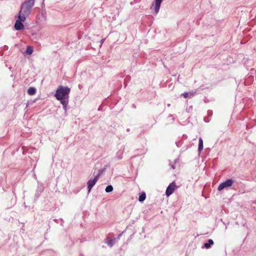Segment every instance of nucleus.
I'll return each mask as SVG.
<instances>
[{
	"mask_svg": "<svg viewBox=\"0 0 256 256\" xmlns=\"http://www.w3.org/2000/svg\"><path fill=\"white\" fill-rule=\"evenodd\" d=\"M214 244V242L212 240L210 239L208 240V242L204 244V246L206 248H210V246Z\"/></svg>",
	"mask_w": 256,
	"mask_h": 256,
	"instance_id": "obj_15",
	"label": "nucleus"
},
{
	"mask_svg": "<svg viewBox=\"0 0 256 256\" xmlns=\"http://www.w3.org/2000/svg\"><path fill=\"white\" fill-rule=\"evenodd\" d=\"M132 108H136V106L134 104H132Z\"/></svg>",
	"mask_w": 256,
	"mask_h": 256,
	"instance_id": "obj_26",
	"label": "nucleus"
},
{
	"mask_svg": "<svg viewBox=\"0 0 256 256\" xmlns=\"http://www.w3.org/2000/svg\"><path fill=\"white\" fill-rule=\"evenodd\" d=\"M176 144L178 147H180L182 144V140H180V141L176 142Z\"/></svg>",
	"mask_w": 256,
	"mask_h": 256,
	"instance_id": "obj_20",
	"label": "nucleus"
},
{
	"mask_svg": "<svg viewBox=\"0 0 256 256\" xmlns=\"http://www.w3.org/2000/svg\"><path fill=\"white\" fill-rule=\"evenodd\" d=\"M146 198V193L144 192H142L138 197V200L140 202H143Z\"/></svg>",
	"mask_w": 256,
	"mask_h": 256,
	"instance_id": "obj_11",
	"label": "nucleus"
},
{
	"mask_svg": "<svg viewBox=\"0 0 256 256\" xmlns=\"http://www.w3.org/2000/svg\"><path fill=\"white\" fill-rule=\"evenodd\" d=\"M177 188V186L176 184L174 182L170 183L168 186L167 187L166 194L167 196H170L175 190Z\"/></svg>",
	"mask_w": 256,
	"mask_h": 256,
	"instance_id": "obj_5",
	"label": "nucleus"
},
{
	"mask_svg": "<svg viewBox=\"0 0 256 256\" xmlns=\"http://www.w3.org/2000/svg\"><path fill=\"white\" fill-rule=\"evenodd\" d=\"M18 18L14 24V28L17 30H22L24 28L22 22L25 21L26 18L24 16H21L18 14Z\"/></svg>",
	"mask_w": 256,
	"mask_h": 256,
	"instance_id": "obj_3",
	"label": "nucleus"
},
{
	"mask_svg": "<svg viewBox=\"0 0 256 256\" xmlns=\"http://www.w3.org/2000/svg\"><path fill=\"white\" fill-rule=\"evenodd\" d=\"M126 132H130V128H127L126 129Z\"/></svg>",
	"mask_w": 256,
	"mask_h": 256,
	"instance_id": "obj_27",
	"label": "nucleus"
},
{
	"mask_svg": "<svg viewBox=\"0 0 256 256\" xmlns=\"http://www.w3.org/2000/svg\"><path fill=\"white\" fill-rule=\"evenodd\" d=\"M106 168V167L102 168H101L100 169L98 172V173L96 175L94 176H96V178H99L100 177V176L103 174V172L105 171Z\"/></svg>",
	"mask_w": 256,
	"mask_h": 256,
	"instance_id": "obj_12",
	"label": "nucleus"
},
{
	"mask_svg": "<svg viewBox=\"0 0 256 256\" xmlns=\"http://www.w3.org/2000/svg\"><path fill=\"white\" fill-rule=\"evenodd\" d=\"M42 190H40V191L36 190V195H38L37 197L40 196V194H41Z\"/></svg>",
	"mask_w": 256,
	"mask_h": 256,
	"instance_id": "obj_21",
	"label": "nucleus"
},
{
	"mask_svg": "<svg viewBox=\"0 0 256 256\" xmlns=\"http://www.w3.org/2000/svg\"><path fill=\"white\" fill-rule=\"evenodd\" d=\"M36 88L34 87H30L28 90V94L30 96L34 95L36 93Z\"/></svg>",
	"mask_w": 256,
	"mask_h": 256,
	"instance_id": "obj_10",
	"label": "nucleus"
},
{
	"mask_svg": "<svg viewBox=\"0 0 256 256\" xmlns=\"http://www.w3.org/2000/svg\"><path fill=\"white\" fill-rule=\"evenodd\" d=\"M34 51V48L32 46H27L26 49V53L30 55L32 54V52Z\"/></svg>",
	"mask_w": 256,
	"mask_h": 256,
	"instance_id": "obj_13",
	"label": "nucleus"
},
{
	"mask_svg": "<svg viewBox=\"0 0 256 256\" xmlns=\"http://www.w3.org/2000/svg\"><path fill=\"white\" fill-rule=\"evenodd\" d=\"M182 138L184 139H186L187 138V136L186 135H185V134H184L182 136Z\"/></svg>",
	"mask_w": 256,
	"mask_h": 256,
	"instance_id": "obj_25",
	"label": "nucleus"
},
{
	"mask_svg": "<svg viewBox=\"0 0 256 256\" xmlns=\"http://www.w3.org/2000/svg\"><path fill=\"white\" fill-rule=\"evenodd\" d=\"M240 194H244L245 192V190L244 189H240L238 190Z\"/></svg>",
	"mask_w": 256,
	"mask_h": 256,
	"instance_id": "obj_23",
	"label": "nucleus"
},
{
	"mask_svg": "<svg viewBox=\"0 0 256 256\" xmlns=\"http://www.w3.org/2000/svg\"><path fill=\"white\" fill-rule=\"evenodd\" d=\"M203 140L201 138H199L198 140V152L199 154L203 150Z\"/></svg>",
	"mask_w": 256,
	"mask_h": 256,
	"instance_id": "obj_9",
	"label": "nucleus"
},
{
	"mask_svg": "<svg viewBox=\"0 0 256 256\" xmlns=\"http://www.w3.org/2000/svg\"><path fill=\"white\" fill-rule=\"evenodd\" d=\"M98 179L97 178L96 176H94V178L93 179H90L88 180L87 182L88 184V194H89L93 186L95 185L96 182H97L98 180Z\"/></svg>",
	"mask_w": 256,
	"mask_h": 256,
	"instance_id": "obj_6",
	"label": "nucleus"
},
{
	"mask_svg": "<svg viewBox=\"0 0 256 256\" xmlns=\"http://www.w3.org/2000/svg\"><path fill=\"white\" fill-rule=\"evenodd\" d=\"M234 180L232 178L227 179L226 181L220 183L218 186V190L220 191L224 188L230 187L232 185Z\"/></svg>",
	"mask_w": 256,
	"mask_h": 256,
	"instance_id": "obj_4",
	"label": "nucleus"
},
{
	"mask_svg": "<svg viewBox=\"0 0 256 256\" xmlns=\"http://www.w3.org/2000/svg\"><path fill=\"white\" fill-rule=\"evenodd\" d=\"M104 40H102V42H104Z\"/></svg>",
	"mask_w": 256,
	"mask_h": 256,
	"instance_id": "obj_28",
	"label": "nucleus"
},
{
	"mask_svg": "<svg viewBox=\"0 0 256 256\" xmlns=\"http://www.w3.org/2000/svg\"><path fill=\"white\" fill-rule=\"evenodd\" d=\"M170 166L172 169H175V166L174 164H170Z\"/></svg>",
	"mask_w": 256,
	"mask_h": 256,
	"instance_id": "obj_24",
	"label": "nucleus"
},
{
	"mask_svg": "<svg viewBox=\"0 0 256 256\" xmlns=\"http://www.w3.org/2000/svg\"><path fill=\"white\" fill-rule=\"evenodd\" d=\"M113 190V186L112 185H108L106 186L105 191L106 192H110Z\"/></svg>",
	"mask_w": 256,
	"mask_h": 256,
	"instance_id": "obj_16",
	"label": "nucleus"
},
{
	"mask_svg": "<svg viewBox=\"0 0 256 256\" xmlns=\"http://www.w3.org/2000/svg\"><path fill=\"white\" fill-rule=\"evenodd\" d=\"M182 96L184 98H189V94H188V92H185L182 94Z\"/></svg>",
	"mask_w": 256,
	"mask_h": 256,
	"instance_id": "obj_19",
	"label": "nucleus"
},
{
	"mask_svg": "<svg viewBox=\"0 0 256 256\" xmlns=\"http://www.w3.org/2000/svg\"><path fill=\"white\" fill-rule=\"evenodd\" d=\"M113 240H110L108 242V244L109 246H112L113 244Z\"/></svg>",
	"mask_w": 256,
	"mask_h": 256,
	"instance_id": "obj_22",
	"label": "nucleus"
},
{
	"mask_svg": "<svg viewBox=\"0 0 256 256\" xmlns=\"http://www.w3.org/2000/svg\"><path fill=\"white\" fill-rule=\"evenodd\" d=\"M188 94H189V98H191L194 96H195V94H196V91H192V92H188Z\"/></svg>",
	"mask_w": 256,
	"mask_h": 256,
	"instance_id": "obj_17",
	"label": "nucleus"
},
{
	"mask_svg": "<svg viewBox=\"0 0 256 256\" xmlns=\"http://www.w3.org/2000/svg\"><path fill=\"white\" fill-rule=\"evenodd\" d=\"M35 0H25L21 4L20 10L18 15L28 16L32 12V8L34 6Z\"/></svg>",
	"mask_w": 256,
	"mask_h": 256,
	"instance_id": "obj_2",
	"label": "nucleus"
},
{
	"mask_svg": "<svg viewBox=\"0 0 256 256\" xmlns=\"http://www.w3.org/2000/svg\"><path fill=\"white\" fill-rule=\"evenodd\" d=\"M70 88L68 86H60L56 90L54 96L56 100L60 102L63 100H68Z\"/></svg>",
	"mask_w": 256,
	"mask_h": 256,
	"instance_id": "obj_1",
	"label": "nucleus"
},
{
	"mask_svg": "<svg viewBox=\"0 0 256 256\" xmlns=\"http://www.w3.org/2000/svg\"><path fill=\"white\" fill-rule=\"evenodd\" d=\"M60 102L63 106L64 110L65 112H66L67 110L66 108L68 104V100H63Z\"/></svg>",
	"mask_w": 256,
	"mask_h": 256,
	"instance_id": "obj_14",
	"label": "nucleus"
},
{
	"mask_svg": "<svg viewBox=\"0 0 256 256\" xmlns=\"http://www.w3.org/2000/svg\"><path fill=\"white\" fill-rule=\"evenodd\" d=\"M176 160H175L174 162H176Z\"/></svg>",
	"mask_w": 256,
	"mask_h": 256,
	"instance_id": "obj_29",
	"label": "nucleus"
},
{
	"mask_svg": "<svg viewBox=\"0 0 256 256\" xmlns=\"http://www.w3.org/2000/svg\"><path fill=\"white\" fill-rule=\"evenodd\" d=\"M130 77L129 76H127L126 78L124 80V88H126L127 86V82H126V80H130Z\"/></svg>",
	"mask_w": 256,
	"mask_h": 256,
	"instance_id": "obj_18",
	"label": "nucleus"
},
{
	"mask_svg": "<svg viewBox=\"0 0 256 256\" xmlns=\"http://www.w3.org/2000/svg\"><path fill=\"white\" fill-rule=\"evenodd\" d=\"M163 0H154V14H156L160 9V5Z\"/></svg>",
	"mask_w": 256,
	"mask_h": 256,
	"instance_id": "obj_7",
	"label": "nucleus"
},
{
	"mask_svg": "<svg viewBox=\"0 0 256 256\" xmlns=\"http://www.w3.org/2000/svg\"><path fill=\"white\" fill-rule=\"evenodd\" d=\"M124 148H120L116 153L115 158H117L118 160H121L122 158L123 154L124 152Z\"/></svg>",
	"mask_w": 256,
	"mask_h": 256,
	"instance_id": "obj_8",
	"label": "nucleus"
}]
</instances>
